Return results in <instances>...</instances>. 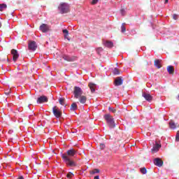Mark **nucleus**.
I'll use <instances>...</instances> for the list:
<instances>
[{
  "instance_id": "1",
  "label": "nucleus",
  "mask_w": 179,
  "mask_h": 179,
  "mask_svg": "<svg viewBox=\"0 0 179 179\" xmlns=\"http://www.w3.org/2000/svg\"><path fill=\"white\" fill-rule=\"evenodd\" d=\"M78 153V150L71 148L67 150L66 154L62 155V159H63L64 162L68 165L69 167H76L78 164L73 160L71 159V157H73L75 155Z\"/></svg>"
},
{
  "instance_id": "2",
  "label": "nucleus",
  "mask_w": 179,
  "mask_h": 179,
  "mask_svg": "<svg viewBox=\"0 0 179 179\" xmlns=\"http://www.w3.org/2000/svg\"><path fill=\"white\" fill-rule=\"evenodd\" d=\"M103 118L110 128H115V122H114V117L111 115L106 114L103 116Z\"/></svg>"
},
{
  "instance_id": "3",
  "label": "nucleus",
  "mask_w": 179,
  "mask_h": 179,
  "mask_svg": "<svg viewBox=\"0 0 179 179\" xmlns=\"http://www.w3.org/2000/svg\"><path fill=\"white\" fill-rule=\"evenodd\" d=\"M61 13H68L69 12V5L66 3H62L58 7Z\"/></svg>"
},
{
  "instance_id": "4",
  "label": "nucleus",
  "mask_w": 179,
  "mask_h": 179,
  "mask_svg": "<svg viewBox=\"0 0 179 179\" xmlns=\"http://www.w3.org/2000/svg\"><path fill=\"white\" fill-rule=\"evenodd\" d=\"M73 94L75 99H79L82 94H83V91L80 87H74L73 88Z\"/></svg>"
},
{
  "instance_id": "5",
  "label": "nucleus",
  "mask_w": 179,
  "mask_h": 179,
  "mask_svg": "<svg viewBox=\"0 0 179 179\" xmlns=\"http://www.w3.org/2000/svg\"><path fill=\"white\" fill-rule=\"evenodd\" d=\"M52 113L56 118H61V117H62V112L59 110L57 106L52 108Z\"/></svg>"
},
{
  "instance_id": "6",
  "label": "nucleus",
  "mask_w": 179,
  "mask_h": 179,
  "mask_svg": "<svg viewBox=\"0 0 179 179\" xmlns=\"http://www.w3.org/2000/svg\"><path fill=\"white\" fill-rule=\"evenodd\" d=\"M28 50L36 51L37 50V43L36 41H31L28 43Z\"/></svg>"
},
{
  "instance_id": "7",
  "label": "nucleus",
  "mask_w": 179,
  "mask_h": 179,
  "mask_svg": "<svg viewBox=\"0 0 179 179\" xmlns=\"http://www.w3.org/2000/svg\"><path fill=\"white\" fill-rule=\"evenodd\" d=\"M40 31H42L43 33H47V31H50V26L47 24H42L40 27Z\"/></svg>"
},
{
  "instance_id": "8",
  "label": "nucleus",
  "mask_w": 179,
  "mask_h": 179,
  "mask_svg": "<svg viewBox=\"0 0 179 179\" xmlns=\"http://www.w3.org/2000/svg\"><path fill=\"white\" fill-rule=\"evenodd\" d=\"M11 54L13 55V61L14 62H16V61H17V59L19 58V52H17V50L13 49L11 50Z\"/></svg>"
},
{
  "instance_id": "9",
  "label": "nucleus",
  "mask_w": 179,
  "mask_h": 179,
  "mask_svg": "<svg viewBox=\"0 0 179 179\" xmlns=\"http://www.w3.org/2000/svg\"><path fill=\"white\" fill-rule=\"evenodd\" d=\"M47 102H48V98L45 96H41L37 99V103H38L39 104Z\"/></svg>"
},
{
  "instance_id": "10",
  "label": "nucleus",
  "mask_w": 179,
  "mask_h": 179,
  "mask_svg": "<svg viewBox=\"0 0 179 179\" xmlns=\"http://www.w3.org/2000/svg\"><path fill=\"white\" fill-rule=\"evenodd\" d=\"M62 58L64 59V61H67L68 62H73V61L76 59V57H71L66 55H63Z\"/></svg>"
},
{
  "instance_id": "11",
  "label": "nucleus",
  "mask_w": 179,
  "mask_h": 179,
  "mask_svg": "<svg viewBox=\"0 0 179 179\" xmlns=\"http://www.w3.org/2000/svg\"><path fill=\"white\" fill-rule=\"evenodd\" d=\"M143 97H144V99L147 101H149L150 103V101H152V100H153V96H152V95H150V94H148L146 92H144L142 94Z\"/></svg>"
},
{
  "instance_id": "12",
  "label": "nucleus",
  "mask_w": 179,
  "mask_h": 179,
  "mask_svg": "<svg viewBox=\"0 0 179 179\" xmlns=\"http://www.w3.org/2000/svg\"><path fill=\"white\" fill-rule=\"evenodd\" d=\"M160 148H162V145L159 143H156L155 145H154L151 150L152 155H155V153H157V152H159V149H160Z\"/></svg>"
},
{
  "instance_id": "13",
  "label": "nucleus",
  "mask_w": 179,
  "mask_h": 179,
  "mask_svg": "<svg viewBox=\"0 0 179 179\" xmlns=\"http://www.w3.org/2000/svg\"><path fill=\"white\" fill-rule=\"evenodd\" d=\"M124 82L122 77H117L115 80V86H121Z\"/></svg>"
},
{
  "instance_id": "14",
  "label": "nucleus",
  "mask_w": 179,
  "mask_h": 179,
  "mask_svg": "<svg viewBox=\"0 0 179 179\" xmlns=\"http://www.w3.org/2000/svg\"><path fill=\"white\" fill-rule=\"evenodd\" d=\"M154 164L158 167H162V166H163V162L160 159V158H156L154 159Z\"/></svg>"
},
{
  "instance_id": "15",
  "label": "nucleus",
  "mask_w": 179,
  "mask_h": 179,
  "mask_svg": "<svg viewBox=\"0 0 179 179\" xmlns=\"http://www.w3.org/2000/svg\"><path fill=\"white\" fill-rule=\"evenodd\" d=\"M78 100L81 104H85L86 101H87V97L85 95H80L78 98Z\"/></svg>"
},
{
  "instance_id": "16",
  "label": "nucleus",
  "mask_w": 179,
  "mask_h": 179,
  "mask_svg": "<svg viewBox=\"0 0 179 179\" xmlns=\"http://www.w3.org/2000/svg\"><path fill=\"white\" fill-rule=\"evenodd\" d=\"M154 65L158 69H160L162 68V60L160 59H155L154 61Z\"/></svg>"
},
{
  "instance_id": "17",
  "label": "nucleus",
  "mask_w": 179,
  "mask_h": 179,
  "mask_svg": "<svg viewBox=\"0 0 179 179\" xmlns=\"http://www.w3.org/2000/svg\"><path fill=\"white\" fill-rule=\"evenodd\" d=\"M166 69L169 75H174V67L173 66H168Z\"/></svg>"
},
{
  "instance_id": "18",
  "label": "nucleus",
  "mask_w": 179,
  "mask_h": 179,
  "mask_svg": "<svg viewBox=\"0 0 179 179\" xmlns=\"http://www.w3.org/2000/svg\"><path fill=\"white\" fill-rule=\"evenodd\" d=\"M88 86L90 89L92 93H94V92H96V85L95 84L90 83Z\"/></svg>"
},
{
  "instance_id": "19",
  "label": "nucleus",
  "mask_w": 179,
  "mask_h": 179,
  "mask_svg": "<svg viewBox=\"0 0 179 179\" xmlns=\"http://www.w3.org/2000/svg\"><path fill=\"white\" fill-rule=\"evenodd\" d=\"M103 45H105V47H107L108 48H111L114 45V43H113V42L110 41H106L103 43Z\"/></svg>"
},
{
  "instance_id": "20",
  "label": "nucleus",
  "mask_w": 179,
  "mask_h": 179,
  "mask_svg": "<svg viewBox=\"0 0 179 179\" xmlns=\"http://www.w3.org/2000/svg\"><path fill=\"white\" fill-rule=\"evenodd\" d=\"M169 127H170L171 129H176V127H178V125L174 123V121L171 120V122H169Z\"/></svg>"
},
{
  "instance_id": "21",
  "label": "nucleus",
  "mask_w": 179,
  "mask_h": 179,
  "mask_svg": "<svg viewBox=\"0 0 179 179\" xmlns=\"http://www.w3.org/2000/svg\"><path fill=\"white\" fill-rule=\"evenodd\" d=\"M0 61H1L2 62L7 61V62H8L9 61V58L8 57L7 55H1Z\"/></svg>"
},
{
  "instance_id": "22",
  "label": "nucleus",
  "mask_w": 179,
  "mask_h": 179,
  "mask_svg": "<svg viewBox=\"0 0 179 179\" xmlns=\"http://www.w3.org/2000/svg\"><path fill=\"white\" fill-rule=\"evenodd\" d=\"M71 110L72 111H76V110H78V105L76 103H73L71 106Z\"/></svg>"
},
{
  "instance_id": "23",
  "label": "nucleus",
  "mask_w": 179,
  "mask_h": 179,
  "mask_svg": "<svg viewBox=\"0 0 179 179\" xmlns=\"http://www.w3.org/2000/svg\"><path fill=\"white\" fill-rule=\"evenodd\" d=\"M6 8H8V6H6V4H5V3L0 4V11L1 12H3V10L6 9Z\"/></svg>"
},
{
  "instance_id": "24",
  "label": "nucleus",
  "mask_w": 179,
  "mask_h": 179,
  "mask_svg": "<svg viewBox=\"0 0 179 179\" xmlns=\"http://www.w3.org/2000/svg\"><path fill=\"white\" fill-rule=\"evenodd\" d=\"M59 104H61V106H66L65 98H59Z\"/></svg>"
},
{
  "instance_id": "25",
  "label": "nucleus",
  "mask_w": 179,
  "mask_h": 179,
  "mask_svg": "<svg viewBox=\"0 0 179 179\" xmlns=\"http://www.w3.org/2000/svg\"><path fill=\"white\" fill-rule=\"evenodd\" d=\"M63 33L64 34V38L69 41V38H68V34H69V31L67 29H63Z\"/></svg>"
},
{
  "instance_id": "26",
  "label": "nucleus",
  "mask_w": 179,
  "mask_h": 179,
  "mask_svg": "<svg viewBox=\"0 0 179 179\" xmlns=\"http://www.w3.org/2000/svg\"><path fill=\"white\" fill-rule=\"evenodd\" d=\"M121 31L122 33H125V31H127V28H125V23L122 24Z\"/></svg>"
},
{
  "instance_id": "27",
  "label": "nucleus",
  "mask_w": 179,
  "mask_h": 179,
  "mask_svg": "<svg viewBox=\"0 0 179 179\" xmlns=\"http://www.w3.org/2000/svg\"><path fill=\"white\" fill-rule=\"evenodd\" d=\"M100 173V170L95 169L94 170H92V171L90 172V174H96Z\"/></svg>"
},
{
  "instance_id": "28",
  "label": "nucleus",
  "mask_w": 179,
  "mask_h": 179,
  "mask_svg": "<svg viewBox=\"0 0 179 179\" xmlns=\"http://www.w3.org/2000/svg\"><path fill=\"white\" fill-rule=\"evenodd\" d=\"M140 171L142 174H146V173H148V171L146 170V168L140 169Z\"/></svg>"
},
{
  "instance_id": "29",
  "label": "nucleus",
  "mask_w": 179,
  "mask_h": 179,
  "mask_svg": "<svg viewBox=\"0 0 179 179\" xmlns=\"http://www.w3.org/2000/svg\"><path fill=\"white\" fill-rule=\"evenodd\" d=\"M96 52H97V54L101 55V52H103V48H97Z\"/></svg>"
},
{
  "instance_id": "30",
  "label": "nucleus",
  "mask_w": 179,
  "mask_h": 179,
  "mask_svg": "<svg viewBox=\"0 0 179 179\" xmlns=\"http://www.w3.org/2000/svg\"><path fill=\"white\" fill-rule=\"evenodd\" d=\"M113 73L114 75H120V70H118L117 68H115L113 70Z\"/></svg>"
},
{
  "instance_id": "31",
  "label": "nucleus",
  "mask_w": 179,
  "mask_h": 179,
  "mask_svg": "<svg viewBox=\"0 0 179 179\" xmlns=\"http://www.w3.org/2000/svg\"><path fill=\"white\" fill-rule=\"evenodd\" d=\"M108 110H109V111H111L114 114H115V113H117V110L114 109V108L109 107Z\"/></svg>"
},
{
  "instance_id": "32",
  "label": "nucleus",
  "mask_w": 179,
  "mask_h": 179,
  "mask_svg": "<svg viewBox=\"0 0 179 179\" xmlns=\"http://www.w3.org/2000/svg\"><path fill=\"white\" fill-rule=\"evenodd\" d=\"M67 178H71L73 177V173H72L71 172H69L67 176H66Z\"/></svg>"
},
{
  "instance_id": "33",
  "label": "nucleus",
  "mask_w": 179,
  "mask_h": 179,
  "mask_svg": "<svg viewBox=\"0 0 179 179\" xmlns=\"http://www.w3.org/2000/svg\"><path fill=\"white\" fill-rule=\"evenodd\" d=\"M10 92H11V90L10 89H8L7 90L5 91V94L6 96H9V94H10Z\"/></svg>"
},
{
  "instance_id": "34",
  "label": "nucleus",
  "mask_w": 179,
  "mask_h": 179,
  "mask_svg": "<svg viewBox=\"0 0 179 179\" xmlns=\"http://www.w3.org/2000/svg\"><path fill=\"white\" fill-rule=\"evenodd\" d=\"M176 142H179V131L176 133Z\"/></svg>"
},
{
  "instance_id": "35",
  "label": "nucleus",
  "mask_w": 179,
  "mask_h": 179,
  "mask_svg": "<svg viewBox=\"0 0 179 179\" xmlns=\"http://www.w3.org/2000/svg\"><path fill=\"white\" fill-rule=\"evenodd\" d=\"M173 19L174 20H177V19H178V15H177V14H173Z\"/></svg>"
},
{
  "instance_id": "36",
  "label": "nucleus",
  "mask_w": 179,
  "mask_h": 179,
  "mask_svg": "<svg viewBox=\"0 0 179 179\" xmlns=\"http://www.w3.org/2000/svg\"><path fill=\"white\" fill-rule=\"evenodd\" d=\"M100 149H105L106 148V145H104V144H103V143H101V144H100Z\"/></svg>"
},
{
  "instance_id": "37",
  "label": "nucleus",
  "mask_w": 179,
  "mask_h": 179,
  "mask_svg": "<svg viewBox=\"0 0 179 179\" xmlns=\"http://www.w3.org/2000/svg\"><path fill=\"white\" fill-rule=\"evenodd\" d=\"M99 2V0H92V5H96V3H97Z\"/></svg>"
},
{
  "instance_id": "38",
  "label": "nucleus",
  "mask_w": 179,
  "mask_h": 179,
  "mask_svg": "<svg viewBox=\"0 0 179 179\" xmlns=\"http://www.w3.org/2000/svg\"><path fill=\"white\" fill-rule=\"evenodd\" d=\"M120 13H121V15H122V16H124V15L125 13V10H124V9L120 10Z\"/></svg>"
},
{
  "instance_id": "39",
  "label": "nucleus",
  "mask_w": 179,
  "mask_h": 179,
  "mask_svg": "<svg viewBox=\"0 0 179 179\" xmlns=\"http://www.w3.org/2000/svg\"><path fill=\"white\" fill-rule=\"evenodd\" d=\"M94 179H100L99 176H96L94 178Z\"/></svg>"
},
{
  "instance_id": "40",
  "label": "nucleus",
  "mask_w": 179,
  "mask_h": 179,
  "mask_svg": "<svg viewBox=\"0 0 179 179\" xmlns=\"http://www.w3.org/2000/svg\"><path fill=\"white\" fill-rule=\"evenodd\" d=\"M18 179H24V178H23V176H20Z\"/></svg>"
},
{
  "instance_id": "41",
  "label": "nucleus",
  "mask_w": 179,
  "mask_h": 179,
  "mask_svg": "<svg viewBox=\"0 0 179 179\" xmlns=\"http://www.w3.org/2000/svg\"><path fill=\"white\" fill-rule=\"evenodd\" d=\"M2 27V22H0V29Z\"/></svg>"
},
{
  "instance_id": "42",
  "label": "nucleus",
  "mask_w": 179,
  "mask_h": 179,
  "mask_svg": "<svg viewBox=\"0 0 179 179\" xmlns=\"http://www.w3.org/2000/svg\"><path fill=\"white\" fill-rule=\"evenodd\" d=\"M169 2V0H165V3H167Z\"/></svg>"
},
{
  "instance_id": "43",
  "label": "nucleus",
  "mask_w": 179,
  "mask_h": 179,
  "mask_svg": "<svg viewBox=\"0 0 179 179\" xmlns=\"http://www.w3.org/2000/svg\"><path fill=\"white\" fill-rule=\"evenodd\" d=\"M114 153H117V150H113Z\"/></svg>"
}]
</instances>
